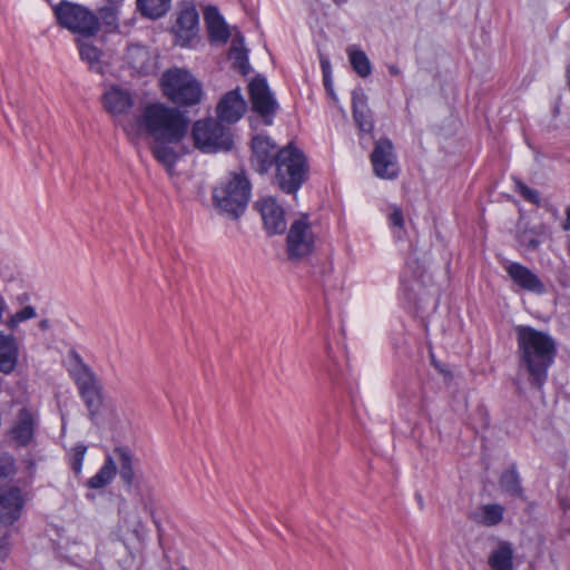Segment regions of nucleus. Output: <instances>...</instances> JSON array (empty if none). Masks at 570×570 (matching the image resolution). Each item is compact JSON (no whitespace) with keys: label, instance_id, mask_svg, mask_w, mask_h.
<instances>
[{"label":"nucleus","instance_id":"1","mask_svg":"<svg viewBox=\"0 0 570 570\" xmlns=\"http://www.w3.org/2000/svg\"><path fill=\"white\" fill-rule=\"evenodd\" d=\"M129 137L179 142L188 129V120L176 108L161 102L147 104L139 115L122 126Z\"/></svg>","mask_w":570,"mask_h":570},{"label":"nucleus","instance_id":"2","mask_svg":"<svg viewBox=\"0 0 570 570\" xmlns=\"http://www.w3.org/2000/svg\"><path fill=\"white\" fill-rule=\"evenodd\" d=\"M521 365L529 374L531 385L540 389L548 379V370L557 355L556 341L531 326L517 327Z\"/></svg>","mask_w":570,"mask_h":570},{"label":"nucleus","instance_id":"3","mask_svg":"<svg viewBox=\"0 0 570 570\" xmlns=\"http://www.w3.org/2000/svg\"><path fill=\"white\" fill-rule=\"evenodd\" d=\"M275 166V180L278 187L287 194H295L307 178L306 157L292 144L278 151Z\"/></svg>","mask_w":570,"mask_h":570},{"label":"nucleus","instance_id":"4","mask_svg":"<svg viewBox=\"0 0 570 570\" xmlns=\"http://www.w3.org/2000/svg\"><path fill=\"white\" fill-rule=\"evenodd\" d=\"M160 83L165 97L177 106H194L202 100L200 82L184 68L168 69L163 73Z\"/></svg>","mask_w":570,"mask_h":570},{"label":"nucleus","instance_id":"5","mask_svg":"<svg viewBox=\"0 0 570 570\" xmlns=\"http://www.w3.org/2000/svg\"><path fill=\"white\" fill-rule=\"evenodd\" d=\"M250 195V185L243 175L234 174L214 188L215 206L227 216L238 218L245 210Z\"/></svg>","mask_w":570,"mask_h":570},{"label":"nucleus","instance_id":"6","mask_svg":"<svg viewBox=\"0 0 570 570\" xmlns=\"http://www.w3.org/2000/svg\"><path fill=\"white\" fill-rule=\"evenodd\" d=\"M53 12L59 26L73 33L90 38L99 31L97 16L81 4L63 0L53 8Z\"/></svg>","mask_w":570,"mask_h":570},{"label":"nucleus","instance_id":"7","mask_svg":"<svg viewBox=\"0 0 570 570\" xmlns=\"http://www.w3.org/2000/svg\"><path fill=\"white\" fill-rule=\"evenodd\" d=\"M191 137L195 146L204 153L227 151L233 147L230 128L218 119H204L194 124Z\"/></svg>","mask_w":570,"mask_h":570},{"label":"nucleus","instance_id":"8","mask_svg":"<svg viewBox=\"0 0 570 570\" xmlns=\"http://www.w3.org/2000/svg\"><path fill=\"white\" fill-rule=\"evenodd\" d=\"M248 92L253 111L262 117L266 126H271L278 110V104L266 79L261 76L255 77L248 85Z\"/></svg>","mask_w":570,"mask_h":570},{"label":"nucleus","instance_id":"9","mask_svg":"<svg viewBox=\"0 0 570 570\" xmlns=\"http://www.w3.org/2000/svg\"><path fill=\"white\" fill-rule=\"evenodd\" d=\"M286 240L291 258H303L313 252L315 237L307 215H303L291 225Z\"/></svg>","mask_w":570,"mask_h":570},{"label":"nucleus","instance_id":"10","mask_svg":"<svg viewBox=\"0 0 570 570\" xmlns=\"http://www.w3.org/2000/svg\"><path fill=\"white\" fill-rule=\"evenodd\" d=\"M371 163L374 174L382 179H394L399 176L400 168L390 139L383 138L375 142Z\"/></svg>","mask_w":570,"mask_h":570},{"label":"nucleus","instance_id":"11","mask_svg":"<svg viewBox=\"0 0 570 570\" xmlns=\"http://www.w3.org/2000/svg\"><path fill=\"white\" fill-rule=\"evenodd\" d=\"M27 494L18 485L0 489V525L10 527L21 517Z\"/></svg>","mask_w":570,"mask_h":570},{"label":"nucleus","instance_id":"12","mask_svg":"<svg viewBox=\"0 0 570 570\" xmlns=\"http://www.w3.org/2000/svg\"><path fill=\"white\" fill-rule=\"evenodd\" d=\"M68 373L73 380L78 393L102 386V382L94 370L85 363L79 353L70 350L68 353Z\"/></svg>","mask_w":570,"mask_h":570},{"label":"nucleus","instance_id":"13","mask_svg":"<svg viewBox=\"0 0 570 570\" xmlns=\"http://www.w3.org/2000/svg\"><path fill=\"white\" fill-rule=\"evenodd\" d=\"M279 150L269 137L262 135L254 137L252 140V166L261 174L266 173L276 164Z\"/></svg>","mask_w":570,"mask_h":570},{"label":"nucleus","instance_id":"14","mask_svg":"<svg viewBox=\"0 0 570 570\" xmlns=\"http://www.w3.org/2000/svg\"><path fill=\"white\" fill-rule=\"evenodd\" d=\"M268 234H283L286 229L285 213L274 197H265L255 204Z\"/></svg>","mask_w":570,"mask_h":570},{"label":"nucleus","instance_id":"15","mask_svg":"<svg viewBox=\"0 0 570 570\" xmlns=\"http://www.w3.org/2000/svg\"><path fill=\"white\" fill-rule=\"evenodd\" d=\"M505 272L512 282L523 291L538 295L546 293L543 282L527 266L520 263H510L505 266Z\"/></svg>","mask_w":570,"mask_h":570},{"label":"nucleus","instance_id":"16","mask_svg":"<svg viewBox=\"0 0 570 570\" xmlns=\"http://www.w3.org/2000/svg\"><path fill=\"white\" fill-rule=\"evenodd\" d=\"M101 102L108 114L118 117L129 112L134 106V97L128 89L111 86L102 95Z\"/></svg>","mask_w":570,"mask_h":570},{"label":"nucleus","instance_id":"17","mask_svg":"<svg viewBox=\"0 0 570 570\" xmlns=\"http://www.w3.org/2000/svg\"><path fill=\"white\" fill-rule=\"evenodd\" d=\"M218 119L228 125L237 122L246 110V101L239 89L228 91L217 105Z\"/></svg>","mask_w":570,"mask_h":570},{"label":"nucleus","instance_id":"18","mask_svg":"<svg viewBox=\"0 0 570 570\" xmlns=\"http://www.w3.org/2000/svg\"><path fill=\"white\" fill-rule=\"evenodd\" d=\"M19 358V343L14 333L0 331V372L10 374Z\"/></svg>","mask_w":570,"mask_h":570},{"label":"nucleus","instance_id":"19","mask_svg":"<svg viewBox=\"0 0 570 570\" xmlns=\"http://www.w3.org/2000/svg\"><path fill=\"white\" fill-rule=\"evenodd\" d=\"M353 118L360 130L371 132L373 130V117L367 105V96L362 88L352 92Z\"/></svg>","mask_w":570,"mask_h":570},{"label":"nucleus","instance_id":"20","mask_svg":"<svg viewBox=\"0 0 570 570\" xmlns=\"http://www.w3.org/2000/svg\"><path fill=\"white\" fill-rule=\"evenodd\" d=\"M198 21L199 16L195 8H185L178 13L175 30L181 46H185L196 35Z\"/></svg>","mask_w":570,"mask_h":570},{"label":"nucleus","instance_id":"21","mask_svg":"<svg viewBox=\"0 0 570 570\" xmlns=\"http://www.w3.org/2000/svg\"><path fill=\"white\" fill-rule=\"evenodd\" d=\"M514 550L510 542L500 540L488 556L491 570H513Z\"/></svg>","mask_w":570,"mask_h":570},{"label":"nucleus","instance_id":"22","mask_svg":"<svg viewBox=\"0 0 570 570\" xmlns=\"http://www.w3.org/2000/svg\"><path fill=\"white\" fill-rule=\"evenodd\" d=\"M85 406L88 411V417L95 425L102 423L101 410L105 406L104 402V385L79 393Z\"/></svg>","mask_w":570,"mask_h":570},{"label":"nucleus","instance_id":"23","mask_svg":"<svg viewBox=\"0 0 570 570\" xmlns=\"http://www.w3.org/2000/svg\"><path fill=\"white\" fill-rule=\"evenodd\" d=\"M175 142H169L167 140H150L149 149L155 157V159L163 165L166 170L171 174L175 165L178 160V154L174 149L173 145Z\"/></svg>","mask_w":570,"mask_h":570},{"label":"nucleus","instance_id":"24","mask_svg":"<svg viewBox=\"0 0 570 570\" xmlns=\"http://www.w3.org/2000/svg\"><path fill=\"white\" fill-rule=\"evenodd\" d=\"M35 431V419L33 415L26 409L20 410L17 421L11 430L12 439L19 445H27Z\"/></svg>","mask_w":570,"mask_h":570},{"label":"nucleus","instance_id":"25","mask_svg":"<svg viewBox=\"0 0 570 570\" xmlns=\"http://www.w3.org/2000/svg\"><path fill=\"white\" fill-rule=\"evenodd\" d=\"M204 19L212 40L219 42H226L228 40V28L217 8H207L204 12Z\"/></svg>","mask_w":570,"mask_h":570},{"label":"nucleus","instance_id":"26","mask_svg":"<svg viewBox=\"0 0 570 570\" xmlns=\"http://www.w3.org/2000/svg\"><path fill=\"white\" fill-rule=\"evenodd\" d=\"M424 267L416 258H409L401 276V284L409 294L415 293L422 286Z\"/></svg>","mask_w":570,"mask_h":570},{"label":"nucleus","instance_id":"27","mask_svg":"<svg viewBox=\"0 0 570 570\" xmlns=\"http://www.w3.org/2000/svg\"><path fill=\"white\" fill-rule=\"evenodd\" d=\"M115 461L119 463V475L126 487H131L135 481V460L131 451L125 446L114 450Z\"/></svg>","mask_w":570,"mask_h":570},{"label":"nucleus","instance_id":"28","mask_svg":"<svg viewBox=\"0 0 570 570\" xmlns=\"http://www.w3.org/2000/svg\"><path fill=\"white\" fill-rule=\"evenodd\" d=\"M124 59L137 72L146 73L151 68L148 49L139 45L128 46Z\"/></svg>","mask_w":570,"mask_h":570},{"label":"nucleus","instance_id":"29","mask_svg":"<svg viewBox=\"0 0 570 570\" xmlns=\"http://www.w3.org/2000/svg\"><path fill=\"white\" fill-rule=\"evenodd\" d=\"M116 473L117 465L115 458L108 454L99 471L87 481V485L90 489H102L112 481Z\"/></svg>","mask_w":570,"mask_h":570},{"label":"nucleus","instance_id":"30","mask_svg":"<svg viewBox=\"0 0 570 570\" xmlns=\"http://www.w3.org/2000/svg\"><path fill=\"white\" fill-rule=\"evenodd\" d=\"M503 512L504 509L500 504H484L478 511L473 512L472 519L479 524L493 527L502 521Z\"/></svg>","mask_w":570,"mask_h":570},{"label":"nucleus","instance_id":"31","mask_svg":"<svg viewBox=\"0 0 570 570\" xmlns=\"http://www.w3.org/2000/svg\"><path fill=\"white\" fill-rule=\"evenodd\" d=\"M79 53L81 59L88 63L91 71L104 73L105 67L100 59L101 51L88 39L79 41Z\"/></svg>","mask_w":570,"mask_h":570},{"label":"nucleus","instance_id":"32","mask_svg":"<svg viewBox=\"0 0 570 570\" xmlns=\"http://www.w3.org/2000/svg\"><path fill=\"white\" fill-rule=\"evenodd\" d=\"M124 527L128 532L132 534L135 540L139 543H142L147 535L146 527L141 520L139 510L137 507L134 509L126 511L122 518Z\"/></svg>","mask_w":570,"mask_h":570},{"label":"nucleus","instance_id":"33","mask_svg":"<svg viewBox=\"0 0 570 570\" xmlns=\"http://www.w3.org/2000/svg\"><path fill=\"white\" fill-rule=\"evenodd\" d=\"M346 52L352 68L360 77L365 78L371 75L372 65L363 50L358 49L356 46H350Z\"/></svg>","mask_w":570,"mask_h":570},{"label":"nucleus","instance_id":"34","mask_svg":"<svg viewBox=\"0 0 570 570\" xmlns=\"http://www.w3.org/2000/svg\"><path fill=\"white\" fill-rule=\"evenodd\" d=\"M171 0H137L140 13L150 19L163 17L170 8Z\"/></svg>","mask_w":570,"mask_h":570},{"label":"nucleus","instance_id":"35","mask_svg":"<svg viewBox=\"0 0 570 570\" xmlns=\"http://www.w3.org/2000/svg\"><path fill=\"white\" fill-rule=\"evenodd\" d=\"M125 0H106V3L99 9L100 19L107 26H116L120 8Z\"/></svg>","mask_w":570,"mask_h":570},{"label":"nucleus","instance_id":"36","mask_svg":"<svg viewBox=\"0 0 570 570\" xmlns=\"http://www.w3.org/2000/svg\"><path fill=\"white\" fill-rule=\"evenodd\" d=\"M500 487L510 495L520 497L522 493L519 475L513 469L502 473L500 478Z\"/></svg>","mask_w":570,"mask_h":570},{"label":"nucleus","instance_id":"37","mask_svg":"<svg viewBox=\"0 0 570 570\" xmlns=\"http://www.w3.org/2000/svg\"><path fill=\"white\" fill-rule=\"evenodd\" d=\"M36 316V308L28 305L21 308L20 311L16 312L14 314L10 315L4 322V325L7 326L9 332L14 333L16 328L19 326L20 323L32 320Z\"/></svg>","mask_w":570,"mask_h":570},{"label":"nucleus","instance_id":"38","mask_svg":"<svg viewBox=\"0 0 570 570\" xmlns=\"http://www.w3.org/2000/svg\"><path fill=\"white\" fill-rule=\"evenodd\" d=\"M229 58L234 60V68L240 73L247 75L250 70L247 51L239 45L234 43L229 51Z\"/></svg>","mask_w":570,"mask_h":570},{"label":"nucleus","instance_id":"39","mask_svg":"<svg viewBox=\"0 0 570 570\" xmlns=\"http://www.w3.org/2000/svg\"><path fill=\"white\" fill-rule=\"evenodd\" d=\"M106 410V416H102V423L99 426L108 425L112 430H117L122 424V414L119 409L111 403H106L102 407Z\"/></svg>","mask_w":570,"mask_h":570},{"label":"nucleus","instance_id":"40","mask_svg":"<svg viewBox=\"0 0 570 570\" xmlns=\"http://www.w3.org/2000/svg\"><path fill=\"white\" fill-rule=\"evenodd\" d=\"M87 452L85 444H77L71 449L70 452V465L76 474H79L82 469V462Z\"/></svg>","mask_w":570,"mask_h":570},{"label":"nucleus","instance_id":"41","mask_svg":"<svg viewBox=\"0 0 570 570\" xmlns=\"http://www.w3.org/2000/svg\"><path fill=\"white\" fill-rule=\"evenodd\" d=\"M515 190L522 196L524 200L537 206L540 205L541 198L539 193L534 189H531L519 179H515Z\"/></svg>","mask_w":570,"mask_h":570},{"label":"nucleus","instance_id":"42","mask_svg":"<svg viewBox=\"0 0 570 570\" xmlns=\"http://www.w3.org/2000/svg\"><path fill=\"white\" fill-rule=\"evenodd\" d=\"M17 472L16 462L10 455L0 456V483L9 478H12Z\"/></svg>","mask_w":570,"mask_h":570},{"label":"nucleus","instance_id":"43","mask_svg":"<svg viewBox=\"0 0 570 570\" xmlns=\"http://www.w3.org/2000/svg\"><path fill=\"white\" fill-rule=\"evenodd\" d=\"M541 243L542 239L533 230H525L520 235V244L528 250L538 249Z\"/></svg>","mask_w":570,"mask_h":570},{"label":"nucleus","instance_id":"44","mask_svg":"<svg viewBox=\"0 0 570 570\" xmlns=\"http://www.w3.org/2000/svg\"><path fill=\"white\" fill-rule=\"evenodd\" d=\"M390 223L392 226L397 228L404 227V217L403 213L399 207H393L392 213L389 216Z\"/></svg>","mask_w":570,"mask_h":570},{"label":"nucleus","instance_id":"45","mask_svg":"<svg viewBox=\"0 0 570 570\" xmlns=\"http://www.w3.org/2000/svg\"><path fill=\"white\" fill-rule=\"evenodd\" d=\"M321 67H322V71H323L324 86H327V76H330V72H331V63L328 60L322 59Z\"/></svg>","mask_w":570,"mask_h":570},{"label":"nucleus","instance_id":"46","mask_svg":"<svg viewBox=\"0 0 570 570\" xmlns=\"http://www.w3.org/2000/svg\"><path fill=\"white\" fill-rule=\"evenodd\" d=\"M563 230L570 229V206L566 209V222L562 225Z\"/></svg>","mask_w":570,"mask_h":570},{"label":"nucleus","instance_id":"47","mask_svg":"<svg viewBox=\"0 0 570 570\" xmlns=\"http://www.w3.org/2000/svg\"><path fill=\"white\" fill-rule=\"evenodd\" d=\"M7 309V302L4 297L0 294V322H2V316L4 311Z\"/></svg>","mask_w":570,"mask_h":570},{"label":"nucleus","instance_id":"48","mask_svg":"<svg viewBox=\"0 0 570 570\" xmlns=\"http://www.w3.org/2000/svg\"><path fill=\"white\" fill-rule=\"evenodd\" d=\"M39 327L42 330V331H47L49 328V321L48 320H42L40 321L39 323Z\"/></svg>","mask_w":570,"mask_h":570},{"label":"nucleus","instance_id":"49","mask_svg":"<svg viewBox=\"0 0 570 570\" xmlns=\"http://www.w3.org/2000/svg\"><path fill=\"white\" fill-rule=\"evenodd\" d=\"M389 70H390V72H391L392 75H395V76L400 73L399 68H397V67H395V66H390V67H389Z\"/></svg>","mask_w":570,"mask_h":570},{"label":"nucleus","instance_id":"50","mask_svg":"<svg viewBox=\"0 0 570 570\" xmlns=\"http://www.w3.org/2000/svg\"><path fill=\"white\" fill-rule=\"evenodd\" d=\"M325 88L330 94H332V83L330 76H327V86H325Z\"/></svg>","mask_w":570,"mask_h":570},{"label":"nucleus","instance_id":"51","mask_svg":"<svg viewBox=\"0 0 570 570\" xmlns=\"http://www.w3.org/2000/svg\"><path fill=\"white\" fill-rule=\"evenodd\" d=\"M336 4H343L345 3L347 0H333Z\"/></svg>","mask_w":570,"mask_h":570},{"label":"nucleus","instance_id":"52","mask_svg":"<svg viewBox=\"0 0 570 570\" xmlns=\"http://www.w3.org/2000/svg\"><path fill=\"white\" fill-rule=\"evenodd\" d=\"M180 570H188L186 567H181Z\"/></svg>","mask_w":570,"mask_h":570}]
</instances>
